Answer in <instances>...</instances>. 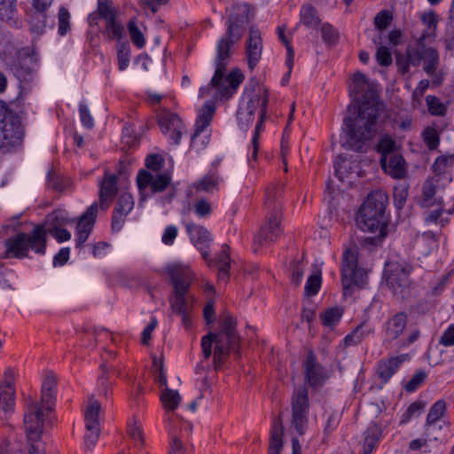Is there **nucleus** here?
Returning <instances> with one entry per match:
<instances>
[{"label": "nucleus", "mask_w": 454, "mask_h": 454, "mask_svg": "<svg viewBox=\"0 0 454 454\" xmlns=\"http://www.w3.org/2000/svg\"><path fill=\"white\" fill-rule=\"evenodd\" d=\"M247 54L248 59V65L250 68H254L262 55L261 33L254 27H251L249 30Z\"/></svg>", "instance_id": "22"}, {"label": "nucleus", "mask_w": 454, "mask_h": 454, "mask_svg": "<svg viewBox=\"0 0 454 454\" xmlns=\"http://www.w3.org/2000/svg\"><path fill=\"white\" fill-rule=\"evenodd\" d=\"M266 108H267V99L265 98L262 102V112L261 121L256 123L255 133H254V136L253 138V146H254L253 159L254 160L257 159V152H258V146H259V145H258L259 131H260V128H261V126L263 122V120L265 118V115H266Z\"/></svg>", "instance_id": "52"}, {"label": "nucleus", "mask_w": 454, "mask_h": 454, "mask_svg": "<svg viewBox=\"0 0 454 454\" xmlns=\"http://www.w3.org/2000/svg\"><path fill=\"white\" fill-rule=\"evenodd\" d=\"M423 139L425 144L430 150H434L438 146L439 135L435 129L427 127L423 132Z\"/></svg>", "instance_id": "44"}, {"label": "nucleus", "mask_w": 454, "mask_h": 454, "mask_svg": "<svg viewBox=\"0 0 454 454\" xmlns=\"http://www.w3.org/2000/svg\"><path fill=\"white\" fill-rule=\"evenodd\" d=\"M170 180V176L167 173L158 174L154 176L146 170H140L137 177V186L140 191L150 185L153 192L165 190L169 184Z\"/></svg>", "instance_id": "17"}, {"label": "nucleus", "mask_w": 454, "mask_h": 454, "mask_svg": "<svg viewBox=\"0 0 454 454\" xmlns=\"http://www.w3.org/2000/svg\"><path fill=\"white\" fill-rule=\"evenodd\" d=\"M426 101L428 106V110L432 114L443 115L445 114V106L436 97L427 96Z\"/></svg>", "instance_id": "48"}, {"label": "nucleus", "mask_w": 454, "mask_h": 454, "mask_svg": "<svg viewBox=\"0 0 454 454\" xmlns=\"http://www.w3.org/2000/svg\"><path fill=\"white\" fill-rule=\"evenodd\" d=\"M161 387L160 401L166 411L173 412L178 408L182 396L177 390L170 388L167 384Z\"/></svg>", "instance_id": "24"}, {"label": "nucleus", "mask_w": 454, "mask_h": 454, "mask_svg": "<svg viewBox=\"0 0 454 454\" xmlns=\"http://www.w3.org/2000/svg\"><path fill=\"white\" fill-rule=\"evenodd\" d=\"M107 31L108 34L111 35L113 38H120L123 30L121 25L115 21L114 17L111 16V19L107 20Z\"/></svg>", "instance_id": "63"}, {"label": "nucleus", "mask_w": 454, "mask_h": 454, "mask_svg": "<svg viewBox=\"0 0 454 454\" xmlns=\"http://www.w3.org/2000/svg\"><path fill=\"white\" fill-rule=\"evenodd\" d=\"M246 18L243 16L231 15L228 27V38H223L217 45L218 62L223 59H229L231 47L238 42L245 30Z\"/></svg>", "instance_id": "11"}, {"label": "nucleus", "mask_w": 454, "mask_h": 454, "mask_svg": "<svg viewBox=\"0 0 454 454\" xmlns=\"http://www.w3.org/2000/svg\"><path fill=\"white\" fill-rule=\"evenodd\" d=\"M425 35H422L413 47V66L423 64L424 71L432 77L434 85L438 86L442 82V72L438 70L439 54L437 51L424 44Z\"/></svg>", "instance_id": "7"}, {"label": "nucleus", "mask_w": 454, "mask_h": 454, "mask_svg": "<svg viewBox=\"0 0 454 454\" xmlns=\"http://www.w3.org/2000/svg\"><path fill=\"white\" fill-rule=\"evenodd\" d=\"M98 12L100 17L106 19V20L114 17L113 10L109 4L108 0H98Z\"/></svg>", "instance_id": "57"}, {"label": "nucleus", "mask_w": 454, "mask_h": 454, "mask_svg": "<svg viewBox=\"0 0 454 454\" xmlns=\"http://www.w3.org/2000/svg\"><path fill=\"white\" fill-rule=\"evenodd\" d=\"M35 61L29 55L18 56L11 65V70L19 81L20 95L30 90L34 80Z\"/></svg>", "instance_id": "12"}, {"label": "nucleus", "mask_w": 454, "mask_h": 454, "mask_svg": "<svg viewBox=\"0 0 454 454\" xmlns=\"http://www.w3.org/2000/svg\"><path fill=\"white\" fill-rule=\"evenodd\" d=\"M278 37H279L280 41L286 45V51H287V57H286V67L288 68V71H287L286 79H284V82H286V81L288 80V78H289V76L291 74L292 69H293L294 52V49L290 45V43H289L288 39L286 38V36L285 35V28L284 27H278Z\"/></svg>", "instance_id": "35"}, {"label": "nucleus", "mask_w": 454, "mask_h": 454, "mask_svg": "<svg viewBox=\"0 0 454 454\" xmlns=\"http://www.w3.org/2000/svg\"><path fill=\"white\" fill-rule=\"evenodd\" d=\"M128 29L132 43L139 48L143 47L145 43V37L134 21L131 20L129 22Z\"/></svg>", "instance_id": "45"}, {"label": "nucleus", "mask_w": 454, "mask_h": 454, "mask_svg": "<svg viewBox=\"0 0 454 454\" xmlns=\"http://www.w3.org/2000/svg\"><path fill=\"white\" fill-rule=\"evenodd\" d=\"M168 272L171 276V279L173 280V273H178L181 280L188 281V287L190 286V282L192 279V272L187 267L181 266H173L168 269Z\"/></svg>", "instance_id": "56"}, {"label": "nucleus", "mask_w": 454, "mask_h": 454, "mask_svg": "<svg viewBox=\"0 0 454 454\" xmlns=\"http://www.w3.org/2000/svg\"><path fill=\"white\" fill-rule=\"evenodd\" d=\"M100 411L101 403L94 397H90L84 409V440L88 448L95 446L100 434Z\"/></svg>", "instance_id": "9"}, {"label": "nucleus", "mask_w": 454, "mask_h": 454, "mask_svg": "<svg viewBox=\"0 0 454 454\" xmlns=\"http://www.w3.org/2000/svg\"><path fill=\"white\" fill-rule=\"evenodd\" d=\"M305 381L311 387H317L323 383L325 376L322 366L316 361L312 351H309L303 362Z\"/></svg>", "instance_id": "18"}, {"label": "nucleus", "mask_w": 454, "mask_h": 454, "mask_svg": "<svg viewBox=\"0 0 454 454\" xmlns=\"http://www.w3.org/2000/svg\"><path fill=\"white\" fill-rule=\"evenodd\" d=\"M435 194V187L434 185L427 182L423 186V193H422V200L421 203L425 207H430L433 202L434 196Z\"/></svg>", "instance_id": "54"}, {"label": "nucleus", "mask_w": 454, "mask_h": 454, "mask_svg": "<svg viewBox=\"0 0 454 454\" xmlns=\"http://www.w3.org/2000/svg\"><path fill=\"white\" fill-rule=\"evenodd\" d=\"M366 327L364 323L358 325L351 333L345 337V346H353L360 343L364 338L370 333V330H365Z\"/></svg>", "instance_id": "36"}, {"label": "nucleus", "mask_w": 454, "mask_h": 454, "mask_svg": "<svg viewBox=\"0 0 454 454\" xmlns=\"http://www.w3.org/2000/svg\"><path fill=\"white\" fill-rule=\"evenodd\" d=\"M350 90L359 99H364L361 102H377L376 84L360 71L351 76Z\"/></svg>", "instance_id": "13"}, {"label": "nucleus", "mask_w": 454, "mask_h": 454, "mask_svg": "<svg viewBox=\"0 0 454 454\" xmlns=\"http://www.w3.org/2000/svg\"><path fill=\"white\" fill-rule=\"evenodd\" d=\"M220 331L210 332L201 340V348L204 358L207 359L212 355L214 347V367L218 370L225 362L231 350L238 351L239 346V335L236 331V321L230 315L220 320Z\"/></svg>", "instance_id": "4"}, {"label": "nucleus", "mask_w": 454, "mask_h": 454, "mask_svg": "<svg viewBox=\"0 0 454 454\" xmlns=\"http://www.w3.org/2000/svg\"><path fill=\"white\" fill-rule=\"evenodd\" d=\"M382 105L379 102H361L352 116L345 120L348 145L356 152H365L378 131V117Z\"/></svg>", "instance_id": "1"}, {"label": "nucleus", "mask_w": 454, "mask_h": 454, "mask_svg": "<svg viewBox=\"0 0 454 454\" xmlns=\"http://www.w3.org/2000/svg\"><path fill=\"white\" fill-rule=\"evenodd\" d=\"M341 281L345 296L352 294L353 286L363 287L366 284L367 272L357 267L356 254L353 250L344 254Z\"/></svg>", "instance_id": "8"}, {"label": "nucleus", "mask_w": 454, "mask_h": 454, "mask_svg": "<svg viewBox=\"0 0 454 454\" xmlns=\"http://www.w3.org/2000/svg\"><path fill=\"white\" fill-rule=\"evenodd\" d=\"M56 401L57 376L51 371L43 380L40 403H33L29 405L24 416V425L28 441L35 442L41 439L43 431L44 412L52 411Z\"/></svg>", "instance_id": "3"}, {"label": "nucleus", "mask_w": 454, "mask_h": 454, "mask_svg": "<svg viewBox=\"0 0 454 454\" xmlns=\"http://www.w3.org/2000/svg\"><path fill=\"white\" fill-rule=\"evenodd\" d=\"M342 315V308L331 307L321 312L319 317L324 326L333 328L340 321Z\"/></svg>", "instance_id": "30"}, {"label": "nucleus", "mask_w": 454, "mask_h": 454, "mask_svg": "<svg viewBox=\"0 0 454 454\" xmlns=\"http://www.w3.org/2000/svg\"><path fill=\"white\" fill-rule=\"evenodd\" d=\"M356 224L363 231H367L375 236L369 237L372 243L380 241L386 236V223L383 217H366L364 215H358Z\"/></svg>", "instance_id": "16"}, {"label": "nucleus", "mask_w": 454, "mask_h": 454, "mask_svg": "<svg viewBox=\"0 0 454 454\" xmlns=\"http://www.w3.org/2000/svg\"><path fill=\"white\" fill-rule=\"evenodd\" d=\"M393 20V16L388 11H381L374 18V25L375 27L382 31L385 30Z\"/></svg>", "instance_id": "47"}, {"label": "nucleus", "mask_w": 454, "mask_h": 454, "mask_svg": "<svg viewBox=\"0 0 454 454\" xmlns=\"http://www.w3.org/2000/svg\"><path fill=\"white\" fill-rule=\"evenodd\" d=\"M376 59L379 64L384 67L391 65L393 61L391 52L385 45H380L378 47Z\"/></svg>", "instance_id": "53"}, {"label": "nucleus", "mask_w": 454, "mask_h": 454, "mask_svg": "<svg viewBox=\"0 0 454 454\" xmlns=\"http://www.w3.org/2000/svg\"><path fill=\"white\" fill-rule=\"evenodd\" d=\"M309 409V397L306 387H301L294 391L292 400L293 413H307Z\"/></svg>", "instance_id": "28"}, {"label": "nucleus", "mask_w": 454, "mask_h": 454, "mask_svg": "<svg viewBox=\"0 0 454 454\" xmlns=\"http://www.w3.org/2000/svg\"><path fill=\"white\" fill-rule=\"evenodd\" d=\"M228 60L223 59L218 62V54H216L215 72L210 82L211 87L215 89L217 95L224 100H228L236 92L244 78L239 70H233L229 74H225Z\"/></svg>", "instance_id": "6"}, {"label": "nucleus", "mask_w": 454, "mask_h": 454, "mask_svg": "<svg viewBox=\"0 0 454 454\" xmlns=\"http://www.w3.org/2000/svg\"><path fill=\"white\" fill-rule=\"evenodd\" d=\"M335 171L342 183L352 185L361 175L360 163L356 160L344 159L338 162Z\"/></svg>", "instance_id": "20"}, {"label": "nucleus", "mask_w": 454, "mask_h": 454, "mask_svg": "<svg viewBox=\"0 0 454 454\" xmlns=\"http://www.w3.org/2000/svg\"><path fill=\"white\" fill-rule=\"evenodd\" d=\"M395 57L398 73L402 75L408 74L411 65L413 66V47L408 46L404 54L395 52Z\"/></svg>", "instance_id": "29"}, {"label": "nucleus", "mask_w": 454, "mask_h": 454, "mask_svg": "<svg viewBox=\"0 0 454 454\" xmlns=\"http://www.w3.org/2000/svg\"><path fill=\"white\" fill-rule=\"evenodd\" d=\"M411 269L398 262H387L384 280L388 288L396 294H403L410 286Z\"/></svg>", "instance_id": "10"}, {"label": "nucleus", "mask_w": 454, "mask_h": 454, "mask_svg": "<svg viewBox=\"0 0 454 454\" xmlns=\"http://www.w3.org/2000/svg\"><path fill=\"white\" fill-rule=\"evenodd\" d=\"M70 14L67 9L61 8L59 11V34L64 35L70 30Z\"/></svg>", "instance_id": "51"}, {"label": "nucleus", "mask_w": 454, "mask_h": 454, "mask_svg": "<svg viewBox=\"0 0 454 454\" xmlns=\"http://www.w3.org/2000/svg\"><path fill=\"white\" fill-rule=\"evenodd\" d=\"M51 0H33V8L40 16H42L43 20L39 21V24L36 25V30H43L45 27V14L44 12L51 5Z\"/></svg>", "instance_id": "42"}, {"label": "nucleus", "mask_w": 454, "mask_h": 454, "mask_svg": "<svg viewBox=\"0 0 454 454\" xmlns=\"http://www.w3.org/2000/svg\"><path fill=\"white\" fill-rule=\"evenodd\" d=\"M129 61V51L125 45H121L118 50L119 69L124 70Z\"/></svg>", "instance_id": "62"}, {"label": "nucleus", "mask_w": 454, "mask_h": 454, "mask_svg": "<svg viewBox=\"0 0 454 454\" xmlns=\"http://www.w3.org/2000/svg\"><path fill=\"white\" fill-rule=\"evenodd\" d=\"M280 232V221L277 215L270 217L269 221L263 225L258 234L256 242L261 245H267L275 240Z\"/></svg>", "instance_id": "23"}, {"label": "nucleus", "mask_w": 454, "mask_h": 454, "mask_svg": "<svg viewBox=\"0 0 454 454\" xmlns=\"http://www.w3.org/2000/svg\"><path fill=\"white\" fill-rule=\"evenodd\" d=\"M173 285L174 294L169 300L172 311L178 315L190 312L192 306L185 296L188 291V281L181 280L178 273H173Z\"/></svg>", "instance_id": "14"}, {"label": "nucleus", "mask_w": 454, "mask_h": 454, "mask_svg": "<svg viewBox=\"0 0 454 454\" xmlns=\"http://www.w3.org/2000/svg\"><path fill=\"white\" fill-rule=\"evenodd\" d=\"M97 214H98V206H97V204H93L81 216V218L77 223V230L78 231L87 230V231H89V232H90V230L93 227Z\"/></svg>", "instance_id": "33"}, {"label": "nucleus", "mask_w": 454, "mask_h": 454, "mask_svg": "<svg viewBox=\"0 0 454 454\" xmlns=\"http://www.w3.org/2000/svg\"><path fill=\"white\" fill-rule=\"evenodd\" d=\"M245 97L247 101L243 102L240 107L254 114L257 108L261 106V112H262V102L265 98L268 100V90H264L262 98L261 90L258 89V90H256L254 88L253 90H247ZM261 116L262 113H260V118L257 122L261 121Z\"/></svg>", "instance_id": "25"}, {"label": "nucleus", "mask_w": 454, "mask_h": 454, "mask_svg": "<svg viewBox=\"0 0 454 454\" xmlns=\"http://www.w3.org/2000/svg\"><path fill=\"white\" fill-rule=\"evenodd\" d=\"M134 201L133 198L129 193H123L120 196L115 211L121 215V218L127 215L133 208Z\"/></svg>", "instance_id": "39"}, {"label": "nucleus", "mask_w": 454, "mask_h": 454, "mask_svg": "<svg viewBox=\"0 0 454 454\" xmlns=\"http://www.w3.org/2000/svg\"><path fill=\"white\" fill-rule=\"evenodd\" d=\"M381 436V430L377 427H372L365 432L363 446L364 454H371Z\"/></svg>", "instance_id": "32"}, {"label": "nucleus", "mask_w": 454, "mask_h": 454, "mask_svg": "<svg viewBox=\"0 0 454 454\" xmlns=\"http://www.w3.org/2000/svg\"><path fill=\"white\" fill-rule=\"evenodd\" d=\"M180 119L175 114H164L159 121V124L163 130H169L173 129L174 130L177 129L179 127Z\"/></svg>", "instance_id": "43"}, {"label": "nucleus", "mask_w": 454, "mask_h": 454, "mask_svg": "<svg viewBox=\"0 0 454 454\" xmlns=\"http://www.w3.org/2000/svg\"><path fill=\"white\" fill-rule=\"evenodd\" d=\"M254 114L251 112H248L247 110H244L242 107H239L238 111V120L239 124L242 128L248 127L250 124L254 122Z\"/></svg>", "instance_id": "59"}, {"label": "nucleus", "mask_w": 454, "mask_h": 454, "mask_svg": "<svg viewBox=\"0 0 454 454\" xmlns=\"http://www.w3.org/2000/svg\"><path fill=\"white\" fill-rule=\"evenodd\" d=\"M380 163L385 172L394 178L402 179L407 174L404 159L399 153L381 156Z\"/></svg>", "instance_id": "19"}, {"label": "nucleus", "mask_w": 454, "mask_h": 454, "mask_svg": "<svg viewBox=\"0 0 454 454\" xmlns=\"http://www.w3.org/2000/svg\"><path fill=\"white\" fill-rule=\"evenodd\" d=\"M387 195L377 191L370 193L364 204L361 206L358 215L366 217H383L387 203Z\"/></svg>", "instance_id": "15"}, {"label": "nucleus", "mask_w": 454, "mask_h": 454, "mask_svg": "<svg viewBox=\"0 0 454 454\" xmlns=\"http://www.w3.org/2000/svg\"><path fill=\"white\" fill-rule=\"evenodd\" d=\"M307 413H293L292 423L295 430L300 434H304V427L307 423Z\"/></svg>", "instance_id": "58"}, {"label": "nucleus", "mask_w": 454, "mask_h": 454, "mask_svg": "<svg viewBox=\"0 0 454 454\" xmlns=\"http://www.w3.org/2000/svg\"><path fill=\"white\" fill-rule=\"evenodd\" d=\"M283 434H284V427L281 418H278L275 419L270 434V450H280L283 448Z\"/></svg>", "instance_id": "31"}, {"label": "nucleus", "mask_w": 454, "mask_h": 454, "mask_svg": "<svg viewBox=\"0 0 454 454\" xmlns=\"http://www.w3.org/2000/svg\"><path fill=\"white\" fill-rule=\"evenodd\" d=\"M24 136L21 121L12 113H0V152L8 153L20 145Z\"/></svg>", "instance_id": "5"}, {"label": "nucleus", "mask_w": 454, "mask_h": 454, "mask_svg": "<svg viewBox=\"0 0 454 454\" xmlns=\"http://www.w3.org/2000/svg\"><path fill=\"white\" fill-rule=\"evenodd\" d=\"M163 158L159 154H151L145 160V166L152 170L158 171L161 168Z\"/></svg>", "instance_id": "60"}, {"label": "nucleus", "mask_w": 454, "mask_h": 454, "mask_svg": "<svg viewBox=\"0 0 454 454\" xmlns=\"http://www.w3.org/2000/svg\"><path fill=\"white\" fill-rule=\"evenodd\" d=\"M211 210L210 203L204 199L198 200L195 204V212L200 216L208 215L211 213Z\"/></svg>", "instance_id": "64"}, {"label": "nucleus", "mask_w": 454, "mask_h": 454, "mask_svg": "<svg viewBox=\"0 0 454 454\" xmlns=\"http://www.w3.org/2000/svg\"><path fill=\"white\" fill-rule=\"evenodd\" d=\"M321 270H316L315 272L311 274L307 280L305 286V295H315L321 286Z\"/></svg>", "instance_id": "38"}, {"label": "nucleus", "mask_w": 454, "mask_h": 454, "mask_svg": "<svg viewBox=\"0 0 454 454\" xmlns=\"http://www.w3.org/2000/svg\"><path fill=\"white\" fill-rule=\"evenodd\" d=\"M128 434L129 437L132 438L133 440H137L142 444L145 443V436L143 431L141 427L137 425L136 420L129 426Z\"/></svg>", "instance_id": "61"}, {"label": "nucleus", "mask_w": 454, "mask_h": 454, "mask_svg": "<svg viewBox=\"0 0 454 454\" xmlns=\"http://www.w3.org/2000/svg\"><path fill=\"white\" fill-rule=\"evenodd\" d=\"M0 404H2V407L5 411L12 409L15 404V394L13 386L7 387V385H5L4 387L2 384H0Z\"/></svg>", "instance_id": "34"}, {"label": "nucleus", "mask_w": 454, "mask_h": 454, "mask_svg": "<svg viewBox=\"0 0 454 454\" xmlns=\"http://www.w3.org/2000/svg\"><path fill=\"white\" fill-rule=\"evenodd\" d=\"M407 316L404 313H397L387 322V334L391 340L396 339L405 329Z\"/></svg>", "instance_id": "27"}, {"label": "nucleus", "mask_w": 454, "mask_h": 454, "mask_svg": "<svg viewBox=\"0 0 454 454\" xmlns=\"http://www.w3.org/2000/svg\"><path fill=\"white\" fill-rule=\"evenodd\" d=\"M46 230L49 234L57 239V209L51 214V225L45 229L43 225H35L30 232H17L4 241V254L6 259L22 260L29 257V251L44 254L46 251Z\"/></svg>", "instance_id": "2"}, {"label": "nucleus", "mask_w": 454, "mask_h": 454, "mask_svg": "<svg viewBox=\"0 0 454 454\" xmlns=\"http://www.w3.org/2000/svg\"><path fill=\"white\" fill-rule=\"evenodd\" d=\"M408 195V189L404 185H400L395 188L394 199L395 203L398 208H402Z\"/></svg>", "instance_id": "55"}, {"label": "nucleus", "mask_w": 454, "mask_h": 454, "mask_svg": "<svg viewBox=\"0 0 454 454\" xmlns=\"http://www.w3.org/2000/svg\"><path fill=\"white\" fill-rule=\"evenodd\" d=\"M17 0H0V18L1 20L11 19L16 11Z\"/></svg>", "instance_id": "49"}, {"label": "nucleus", "mask_w": 454, "mask_h": 454, "mask_svg": "<svg viewBox=\"0 0 454 454\" xmlns=\"http://www.w3.org/2000/svg\"><path fill=\"white\" fill-rule=\"evenodd\" d=\"M215 107L212 103H207L201 108L195 125L192 137L199 136L211 122Z\"/></svg>", "instance_id": "26"}, {"label": "nucleus", "mask_w": 454, "mask_h": 454, "mask_svg": "<svg viewBox=\"0 0 454 454\" xmlns=\"http://www.w3.org/2000/svg\"><path fill=\"white\" fill-rule=\"evenodd\" d=\"M117 192L118 187L116 176L106 174L100 183L99 192L100 207L103 210L106 209L110 206L116 196Z\"/></svg>", "instance_id": "21"}, {"label": "nucleus", "mask_w": 454, "mask_h": 454, "mask_svg": "<svg viewBox=\"0 0 454 454\" xmlns=\"http://www.w3.org/2000/svg\"><path fill=\"white\" fill-rule=\"evenodd\" d=\"M378 149L381 153L382 156H386L387 154L396 153L398 145L390 137L385 136L380 138L378 144Z\"/></svg>", "instance_id": "41"}, {"label": "nucleus", "mask_w": 454, "mask_h": 454, "mask_svg": "<svg viewBox=\"0 0 454 454\" xmlns=\"http://www.w3.org/2000/svg\"><path fill=\"white\" fill-rule=\"evenodd\" d=\"M446 410V403L443 400L437 401L430 409L427 418V425L429 426L438 419H440Z\"/></svg>", "instance_id": "40"}, {"label": "nucleus", "mask_w": 454, "mask_h": 454, "mask_svg": "<svg viewBox=\"0 0 454 454\" xmlns=\"http://www.w3.org/2000/svg\"><path fill=\"white\" fill-rule=\"evenodd\" d=\"M322 38L328 45H333L339 39L338 32L329 24H324L321 27Z\"/></svg>", "instance_id": "46"}, {"label": "nucleus", "mask_w": 454, "mask_h": 454, "mask_svg": "<svg viewBox=\"0 0 454 454\" xmlns=\"http://www.w3.org/2000/svg\"><path fill=\"white\" fill-rule=\"evenodd\" d=\"M218 184V180L216 177L213 176H205L200 182L195 184V188L199 191L202 192H212L215 188H216Z\"/></svg>", "instance_id": "50"}, {"label": "nucleus", "mask_w": 454, "mask_h": 454, "mask_svg": "<svg viewBox=\"0 0 454 454\" xmlns=\"http://www.w3.org/2000/svg\"><path fill=\"white\" fill-rule=\"evenodd\" d=\"M301 20L309 27L316 28L320 24V19L314 7L307 5L301 10Z\"/></svg>", "instance_id": "37"}]
</instances>
